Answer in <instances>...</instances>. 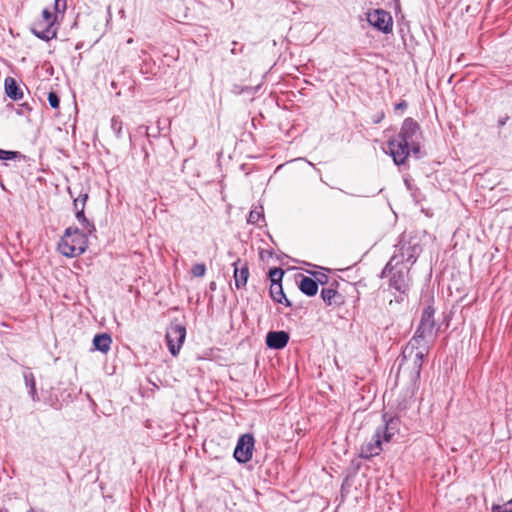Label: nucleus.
I'll list each match as a JSON object with an SVG mask.
<instances>
[{
	"label": "nucleus",
	"mask_w": 512,
	"mask_h": 512,
	"mask_svg": "<svg viewBox=\"0 0 512 512\" xmlns=\"http://www.w3.org/2000/svg\"><path fill=\"white\" fill-rule=\"evenodd\" d=\"M23 378H24L25 386L28 390V394L31 397L32 401L39 402L40 397L37 393L36 380H35L33 373L28 371V369H27L23 372Z\"/></svg>",
	"instance_id": "18"
},
{
	"label": "nucleus",
	"mask_w": 512,
	"mask_h": 512,
	"mask_svg": "<svg viewBox=\"0 0 512 512\" xmlns=\"http://www.w3.org/2000/svg\"><path fill=\"white\" fill-rule=\"evenodd\" d=\"M112 338L108 333L96 334L93 338V347L102 353H107L111 348Z\"/></svg>",
	"instance_id": "17"
},
{
	"label": "nucleus",
	"mask_w": 512,
	"mask_h": 512,
	"mask_svg": "<svg viewBox=\"0 0 512 512\" xmlns=\"http://www.w3.org/2000/svg\"><path fill=\"white\" fill-rule=\"evenodd\" d=\"M132 42H133V40L131 38L127 41V43H129V44Z\"/></svg>",
	"instance_id": "42"
},
{
	"label": "nucleus",
	"mask_w": 512,
	"mask_h": 512,
	"mask_svg": "<svg viewBox=\"0 0 512 512\" xmlns=\"http://www.w3.org/2000/svg\"><path fill=\"white\" fill-rule=\"evenodd\" d=\"M87 200H88V193L80 192L79 195L77 197H75L74 201H73L75 212L77 211V208L84 210Z\"/></svg>",
	"instance_id": "26"
},
{
	"label": "nucleus",
	"mask_w": 512,
	"mask_h": 512,
	"mask_svg": "<svg viewBox=\"0 0 512 512\" xmlns=\"http://www.w3.org/2000/svg\"><path fill=\"white\" fill-rule=\"evenodd\" d=\"M25 159V156L18 151H7L0 148V160Z\"/></svg>",
	"instance_id": "25"
},
{
	"label": "nucleus",
	"mask_w": 512,
	"mask_h": 512,
	"mask_svg": "<svg viewBox=\"0 0 512 512\" xmlns=\"http://www.w3.org/2000/svg\"><path fill=\"white\" fill-rule=\"evenodd\" d=\"M382 440L384 439L381 437V434L375 431L371 440L361 446L359 456L364 459H369L379 455L382 451Z\"/></svg>",
	"instance_id": "10"
},
{
	"label": "nucleus",
	"mask_w": 512,
	"mask_h": 512,
	"mask_svg": "<svg viewBox=\"0 0 512 512\" xmlns=\"http://www.w3.org/2000/svg\"><path fill=\"white\" fill-rule=\"evenodd\" d=\"M87 236L77 227H68L58 246L60 253L69 258L80 256L87 249Z\"/></svg>",
	"instance_id": "4"
},
{
	"label": "nucleus",
	"mask_w": 512,
	"mask_h": 512,
	"mask_svg": "<svg viewBox=\"0 0 512 512\" xmlns=\"http://www.w3.org/2000/svg\"><path fill=\"white\" fill-rule=\"evenodd\" d=\"M410 152H412L416 158L420 157L421 147L419 139L414 142H411V144H408V156L410 155Z\"/></svg>",
	"instance_id": "30"
},
{
	"label": "nucleus",
	"mask_w": 512,
	"mask_h": 512,
	"mask_svg": "<svg viewBox=\"0 0 512 512\" xmlns=\"http://www.w3.org/2000/svg\"><path fill=\"white\" fill-rule=\"evenodd\" d=\"M421 246L417 242L400 240L395 245V251L389 262L397 265H408L410 268L417 261L421 252Z\"/></svg>",
	"instance_id": "5"
},
{
	"label": "nucleus",
	"mask_w": 512,
	"mask_h": 512,
	"mask_svg": "<svg viewBox=\"0 0 512 512\" xmlns=\"http://www.w3.org/2000/svg\"><path fill=\"white\" fill-rule=\"evenodd\" d=\"M67 8V0H54V10L56 13H64Z\"/></svg>",
	"instance_id": "32"
},
{
	"label": "nucleus",
	"mask_w": 512,
	"mask_h": 512,
	"mask_svg": "<svg viewBox=\"0 0 512 512\" xmlns=\"http://www.w3.org/2000/svg\"><path fill=\"white\" fill-rule=\"evenodd\" d=\"M254 445L255 439L252 434L246 433L241 435L233 453L235 460L241 464L249 462L252 459Z\"/></svg>",
	"instance_id": "8"
},
{
	"label": "nucleus",
	"mask_w": 512,
	"mask_h": 512,
	"mask_svg": "<svg viewBox=\"0 0 512 512\" xmlns=\"http://www.w3.org/2000/svg\"><path fill=\"white\" fill-rule=\"evenodd\" d=\"M42 16L43 19L40 20L39 22H44L45 24H52V26H54L56 16L53 13H51L48 9H44L42 11Z\"/></svg>",
	"instance_id": "29"
},
{
	"label": "nucleus",
	"mask_w": 512,
	"mask_h": 512,
	"mask_svg": "<svg viewBox=\"0 0 512 512\" xmlns=\"http://www.w3.org/2000/svg\"><path fill=\"white\" fill-rule=\"evenodd\" d=\"M271 298L280 304H284L287 307L292 306V303L290 300H288L285 296V293L283 291L282 283L277 285H270L269 290Z\"/></svg>",
	"instance_id": "20"
},
{
	"label": "nucleus",
	"mask_w": 512,
	"mask_h": 512,
	"mask_svg": "<svg viewBox=\"0 0 512 512\" xmlns=\"http://www.w3.org/2000/svg\"><path fill=\"white\" fill-rule=\"evenodd\" d=\"M407 106H408V105H407V102L403 100V101L399 102V103L396 105V107H395V108H396V109L404 110V109H406V108H407Z\"/></svg>",
	"instance_id": "35"
},
{
	"label": "nucleus",
	"mask_w": 512,
	"mask_h": 512,
	"mask_svg": "<svg viewBox=\"0 0 512 512\" xmlns=\"http://www.w3.org/2000/svg\"><path fill=\"white\" fill-rule=\"evenodd\" d=\"M435 309L433 306L428 305L423 309L420 322L411 341V346L418 344H426L430 346L434 339L437 337L438 328L434 319Z\"/></svg>",
	"instance_id": "3"
},
{
	"label": "nucleus",
	"mask_w": 512,
	"mask_h": 512,
	"mask_svg": "<svg viewBox=\"0 0 512 512\" xmlns=\"http://www.w3.org/2000/svg\"><path fill=\"white\" fill-rule=\"evenodd\" d=\"M234 281L237 289H241L246 286L249 278V269L245 261L237 259L234 263Z\"/></svg>",
	"instance_id": "13"
},
{
	"label": "nucleus",
	"mask_w": 512,
	"mask_h": 512,
	"mask_svg": "<svg viewBox=\"0 0 512 512\" xmlns=\"http://www.w3.org/2000/svg\"><path fill=\"white\" fill-rule=\"evenodd\" d=\"M284 276V270L279 267H274L269 270V278L271 281V285H277L282 283V279Z\"/></svg>",
	"instance_id": "23"
},
{
	"label": "nucleus",
	"mask_w": 512,
	"mask_h": 512,
	"mask_svg": "<svg viewBox=\"0 0 512 512\" xmlns=\"http://www.w3.org/2000/svg\"><path fill=\"white\" fill-rule=\"evenodd\" d=\"M299 289L306 296H315L318 292V282L311 277L302 276V279L299 283Z\"/></svg>",
	"instance_id": "19"
},
{
	"label": "nucleus",
	"mask_w": 512,
	"mask_h": 512,
	"mask_svg": "<svg viewBox=\"0 0 512 512\" xmlns=\"http://www.w3.org/2000/svg\"><path fill=\"white\" fill-rule=\"evenodd\" d=\"M75 217L77 221L82 225L83 229L86 231V234H92L96 230L93 222L89 221L86 218L83 209L77 208V211L75 212Z\"/></svg>",
	"instance_id": "21"
},
{
	"label": "nucleus",
	"mask_w": 512,
	"mask_h": 512,
	"mask_svg": "<svg viewBox=\"0 0 512 512\" xmlns=\"http://www.w3.org/2000/svg\"><path fill=\"white\" fill-rule=\"evenodd\" d=\"M421 136L419 124L411 117L404 119L398 135L388 141L390 155L396 165H402L408 158V144Z\"/></svg>",
	"instance_id": "1"
},
{
	"label": "nucleus",
	"mask_w": 512,
	"mask_h": 512,
	"mask_svg": "<svg viewBox=\"0 0 512 512\" xmlns=\"http://www.w3.org/2000/svg\"><path fill=\"white\" fill-rule=\"evenodd\" d=\"M383 421L384 425L378 427L376 432L381 434L384 441L389 442L399 431L400 419L398 417H388L387 414H384Z\"/></svg>",
	"instance_id": "11"
},
{
	"label": "nucleus",
	"mask_w": 512,
	"mask_h": 512,
	"mask_svg": "<svg viewBox=\"0 0 512 512\" xmlns=\"http://www.w3.org/2000/svg\"><path fill=\"white\" fill-rule=\"evenodd\" d=\"M111 129L117 139H121L123 137V122L119 116H113L111 118Z\"/></svg>",
	"instance_id": "24"
},
{
	"label": "nucleus",
	"mask_w": 512,
	"mask_h": 512,
	"mask_svg": "<svg viewBox=\"0 0 512 512\" xmlns=\"http://www.w3.org/2000/svg\"><path fill=\"white\" fill-rule=\"evenodd\" d=\"M381 277L388 279V287L390 290L400 295L408 294L412 284L410 267L408 265H397L388 261L381 272Z\"/></svg>",
	"instance_id": "2"
},
{
	"label": "nucleus",
	"mask_w": 512,
	"mask_h": 512,
	"mask_svg": "<svg viewBox=\"0 0 512 512\" xmlns=\"http://www.w3.org/2000/svg\"><path fill=\"white\" fill-rule=\"evenodd\" d=\"M313 276L315 277L314 280L318 282V285L319 284L325 285L329 281V277L326 274L321 273V272L313 273Z\"/></svg>",
	"instance_id": "33"
},
{
	"label": "nucleus",
	"mask_w": 512,
	"mask_h": 512,
	"mask_svg": "<svg viewBox=\"0 0 512 512\" xmlns=\"http://www.w3.org/2000/svg\"><path fill=\"white\" fill-rule=\"evenodd\" d=\"M260 219H264L263 207L256 206L250 211L247 222L249 224H257Z\"/></svg>",
	"instance_id": "22"
},
{
	"label": "nucleus",
	"mask_w": 512,
	"mask_h": 512,
	"mask_svg": "<svg viewBox=\"0 0 512 512\" xmlns=\"http://www.w3.org/2000/svg\"><path fill=\"white\" fill-rule=\"evenodd\" d=\"M146 134H147V136H150L149 128L148 127H146Z\"/></svg>",
	"instance_id": "41"
},
{
	"label": "nucleus",
	"mask_w": 512,
	"mask_h": 512,
	"mask_svg": "<svg viewBox=\"0 0 512 512\" xmlns=\"http://www.w3.org/2000/svg\"><path fill=\"white\" fill-rule=\"evenodd\" d=\"M289 342V334L286 331H270L266 335V345L268 348L280 350Z\"/></svg>",
	"instance_id": "12"
},
{
	"label": "nucleus",
	"mask_w": 512,
	"mask_h": 512,
	"mask_svg": "<svg viewBox=\"0 0 512 512\" xmlns=\"http://www.w3.org/2000/svg\"><path fill=\"white\" fill-rule=\"evenodd\" d=\"M48 102L53 109H57L60 105V98L54 91L48 93Z\"/></svg>",
	"instance_id": "31"
},
{
	"label": "nucleus",
	"mask_w": 512,
	"mask_h": 512,
	"mask_svg": "<svg viewBox=\"0 0 512 512\" xmlns=\"http://www.w3.org/2000/svg\"><path fill=\"white\" fill-rule=\"evenodd\" d=\"M232 44H233L234 46H236V45H237V42H235V41H234ZM231 53H232V54H236V47H233V48L231 49Z\"/></svg>",
	"instance_id": "38"
},
{
	"label": "nucleus",
	"mask_w": 512,
	"mask_h": 512,
	"mask_svg": "<svg viewBox=\"0 0 512 512\" xmlns=\"http://www.w3.org/2000/svg\"><path fill=\"white\" fill-rule=\"evenodd\" d=\"M32 33L39 39L49 41L56 37L57 31L52 24L36 22L31 28Z\"/></svg>",
	"instance_id": "15"
},
{
	"label": "nucleus",
	"mask_w": 512,
	"mask_h": 512,
	"mask_svg": "<svg viewBox=\"0 0 512 512\" xmlns=\"http://www.w3.org/2000/svg\"><path fill=\"white\" fill-rule=\"evenodd\" d=\"M367 20L374 28L383 32L390 33L393 27V21L390 13L383 9H375L368 13Z\"/></svg>",
	"instance_id": "9"
},
{
	"label": "nucleus",
	"mask_w": 512,
	"mask_h": 512,
	"mask_svg": "<svg viewBox=\"0 0 512 512\" xmlns=\"http://www.w3.org/2000/svg\"><path fill=\"white\" fill-rule=\"evenodd\" d=\"M68 193L70 194V196H71V197H74V195H73V191H72V189H71V188H68Z\"/></svg>",
	"instance_id": "39"
},
{
	"label": "nucleus",
	"mask_w": 512,
	"mask_h": 512,
	"mask_svg": "<svg viewBox=\"0 0 512 512\" xmlns=\"http://www.w3.org/2000/svg\"><path fill=\"white\" fill-rule=\"evenodd\" d=\"M4 86L5 93L10 99L17 101L23 98V90L14 78L7 77L4 81Z\"/></svg>",
	"instance_id": "16"
},
{
	"label": "nucleus",
	"mask_w": 512,
	"mask_h": 512,
	"mask_svg": "<svg viewBox=\"0 0 512 512\" xmlns=\"http://www.w3.org/2000/svg\"><path fill=\"white\" fill-rule=\"evenodd\" d=\"M430 346L426 344H418L411 346L409 341L402 352V362L407 359L412 360L411 379L417 380L420 377L424 358L429 353Z\"/></svg>",
	"instance_id": "6"
},
{
	"label": "nucleus",
	"mask_w": 512,
	"mask_h": 512,
	"mask_svg": "<svg viewBox=\"0 0 512 512\" xmlns=\"http://www.w3.org/2000/svg\"><path fill=\"white\" fill-rule=\"evenodd\" d=\"M185 337V326L176 321L171 322L166 331V341L169 351L173 356L178 355Z\"/></svg>",
	"instance_id": "7"
},
{
	"label": "nucleus",
	"mask_w": 512,
	"mask_h": 512,
	"mask_svg": "<svg viewBox=\"0 0 512 512\" xmlns=\"http://www.w3.org/2000/svg\"><path fill=\"white\" fill-rule=\"evenodd\" d=\"M210 288H211L212 290L215 288V283H214V282H212V283L210 284Z\"/></svg>",
	"instance_id": "40"
},
{
	"label": "nucleus",
	"mask_w": 512,
	"mask_h": 512,
	"mask_svg": "<svg viewBox=\"0 0 512 512\" xmlns=\"http://www.w3.org/2000/svg\"><path fill=\"white\" fill-rule=\"evenodd\" d=\"M336 283L337 282L334 281L331 286H333ZM321 298L326 305L333 307H339L342 304H344L345 301L344 296L333 287L323 288L321 290Z\"/></svg>",
	"instance_id": "14"
},
{
	"label": "nucleus",
	"mask_w": 512,
	"mask_h": 512,
	"mask_svg": "<svg viewBox=\"0 0 512 512\" xmlns=\"http://www.w3.org/2000/svg\"><path fill=\"white\" fill-rule=\"evenodd\" d=\"M50 406L55 408V409H59L60 408V404L58 403V400L56 401H50Z\"/></svg>",
	"instance_id": "36"
},
{
	"label": "nucleus",
	"mask_w": 512,
	"mask_h": 512,
	"mask_svg": "<svg viewBox=\"0 0 512 512\" xmlns=\"http://www.w3.org/2000/svg\"><path fill=\"white\" fill-rule=\"evenodd\" d=\"M30 110H31V108H30L29 104L28 103H23V104L20 105V108L17 109L16 113L18 115H24L25 111H30Z\"/></svg>",
	"instance_id": "34"
},
{
	"label": "nucleus",
	"mask_w": 512,
	"mask_h": 512,
	"mask_svg": "<svg viewBox=\"0 0 512 512\" xmlns=\"http://www.w3.org/2000/svg\"><path fill=\"white\" fill-rule=\"evenodd\" d=\"M507 120H508V117H505V118H501V119H499V121H498V125H499L500 127H501V126H504V125L506 124Z\"/></svg>",
	"instance_id": "37"
},
{
	"label": "nucleus",
	"mask_w": 512,
	"mask_h": 512,
	"mask_svg": "<svg viewBox=\"0 0 512 512\" xmlns=\"http://www.w3.org/2000/svg\"><path fill=\"white\" fill-rule=\"evenodd\" d=\"M492 512H512V499L503 505L494 504Z\"/></svg>",
	"instance_id": "28"
},
{
	"label": "nucleus",
	"mask_w": 512,
	"mask_h": 512,
	"mask_svg": "<svg viewBox=\"0 0 512 512\" xmlns=\"http://www.w3.org/2000/svg\"><path fill=\"white\" fill-rule=\"evenodd\" d=\"M206 273V265L204 263H196L191 268V274L194 277H203Z\"/></svg>",
	"instance_id": "27"
}]
</instances>
